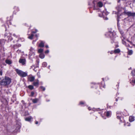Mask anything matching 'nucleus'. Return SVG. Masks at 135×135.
<instances>
[{
	"label": "nucleus",
	"mask_w": 135,
	"mask_h": 135,
	"mask_svg": "<svg viewBox=\"0 0 135 135\" xmlns=\"http://www.w3.org/2000/svg\"><path fill=\"white\" fill-rule=\"evenodd\" d=\"M41 89H42V90L44 91L45 90V88H44V87H43V86H41Z\"/></svg>",
	"instance_id": "obj_21"
},
{
	"label": "nucleus",
	"mask_w": 135,
	"mask_h": 135,
	"mask_svg": "<svg viewBox=\"0 0 135 135\" xmlns=\"http://www.w3.org/2000/svg\"><path fill=\"white\" fill-rule=\"evenodd\" d=\"M133 51L132 50H130L128 51V54L129 55H131L132 54Z\"/></svg>",
	"instance_id": "obj_19"
},
{
	"label": "nucleus",
	"mask_w": 135,
	"mask_h": 135,
	"mask_svg": "<svg viewBox=\"0 0 135 135\" xmlns=\"http://www.w3.org/2000/svg\"><path fill=\"white\" fill-rule=\"evenodd\" d=\"M34 94V93L33 92H31V94L32 96H33Z\"/></svg>",
	"instance_id": "obj_24"
},
{
	"label": "nucleus",
	"mask_w": 135,
	"mask_h": 135,
	"mask_svg": "<svg viewBox=\"0 0 135 135\" xmlns=\"http://www.w3.org/2000/svg\"><path fill=\"white\" fill-rule=\"evenodd\" d=\"M43 50L42 49H40L39 50H38V52L39 53H41L43 51Z\"/></svg>",
	"instance_id": "obj_18"
},
{
	"label": "nucleus",
	"mask_w": 135,
	"mask_h": 135,
	"mask_svg": "<svg viewBox=\"0 0 135 135\" xmlns=\"http://www.w3.org/2000/svg\"><path fill=\"white\" fill-rule=\"evenodd\" d=\"M2 71H0V75H2Z\"/></svg>",
	"instance_id": "obj_26"
},
{
	"label": "nucleus",
	"mask_w": 135,
	"mask_h": 135,
	"mask_svg": "<svg viewBox=\"0 0 135 135\" xmlns=\"http://www.w3.org/2000/svg\"><path fill=\"white\" fill-rule=\"evenodd\" d=\"M113 51H111V52H110V54H112V53H113Z\"/></svg>",
	"instance_id": "obj_31"
},
{
	"label": "nucleus",
	"mask_w": 135,
	"mask_h": 135,
	"mask_svg": "<svg viewBox=\"0 0 135 135\" xmlns=\"http://www.w3.org/2000/svg\"><path fill=\"white\" fill-rule=\"evenodd\" d=\"M38 100V99H33L32 100V101L34 103H37Z\"/></svg>",
	"instance_id": "obj_13"
},
{
	"label": "nucleus",
	"mask_w": 135,
	"mask_h": 135,
	"mask_svg": "<svg viewBox=\"0 0 135 135\" xmlns=\"http://www.w3.org/2000/svg\"><path fill=\"white\" fill-rule=\"evenodd\" d=\"M6 63L9 64L12 63L11 61L8 60H6Z\"/></svg>",
	"instance_id": "obj_11"
},
{
	"label": "nucleus",
	"mask_w": 135,
	"mask_h": 135,
	"mask_svg": "<svg viewBox=\"0 0 135 135\" xmlns=\"http://www.w3.org/2000/svg\"><path fill=\"white\" fill-rule=\"evenodd\" d=\"M39 56L40 58L42 59L44 58L45 55L43 54H41Z\"/></svg>",
	"instance_id": "obj_10"
},
{
	"label": "nucleus",
	"mask_w": 135,
	"mask_h": 135,
	"mask_svg": "<svg viewBox=\"0 0 135 135\" xmlns=\"http://www.w3.org/2000/svg\"><path fill=\"white\" fill-rule=\"evenodd\" d=\"M134 117L132 116H130L129 117V120L130 122H132L134 120Z\"/></svg>",
	"instance_id": "obj_5"
},
{
	"label": "nucleus",
	"mask_w": 135,
	"mask_h": 135,
	"mask_svg": "<svg viewBox=\"0 0 135 135\" xmlns=\"http://www.w3.org/2000/svg\"><path fill=\"white\" fill-rule=\"evenodd\" d=\"M132 82L135 84V79L134 80H132Z\"/></svg>",
	"instance_id": "obj_27"
},
{
	"label": "nucleus",
	"mask_w": 135,
	"mask_h": 135,
	"mask_svg": "<svg viewBox=\"0 0 135 135\" xmlns=\"http://www.w3.org/2000/svg\"><path fill=\"white\" fill-rule=\"evenodd\" d=\"M38 122L36 121V122L35 123L36 124H38Z\"/></svg>",
	"instance_id": "obj_30"
},
{
	"label": "nucleus",
	"mask_w": 135,
	"mask_h": 135,
	"mask_svg": "<svg viewBox=\"0 0 135 135\" xmlns=\"http://www.w3.org/2000/svg\"><path fill=\"white\" fill-rule=\"evenodd\" d=\"M39 81L38 80H36V81L33 83L34 85L36 86H38L39 84Z\"/></svg>",
	"instance_id": "obj_7"
},
{
	"label": "nucleus",
	"mask_w": 135,
	"mask_h": 135,
	"mask_svg": "<svg viewBox=\"0 0 135 135\" xmlns=\"http://www.w3.org/2000/svg\"><path fill=\"white\" fill-rule=\"evenodd\" d=\"M131 74L132 75H135V70H133L132 71Z\"/></svg>",
	"instance_id": "obj_16"
},
{
	"label": "nucleus",
	"mask_w": 135,
	"mask_h": 135,
	"mask_svg": "<svg viewBox=\"0 0 135 135\" xmlns=\"http://www.w3.org/2000/svg\"><path fill=\"white\" fill-rule=\"evenodd\" d=\"M25 59H20L19 61V62L20 63H22L23 65L25 64Z\"/></svg>",
	"instance_id": "obj_4"
},
{
	"label": "nucleus",
	"mask_w": 135,
	"mask_h": 135,
	"mask_svg": "<svg viewBox=\"0 0 135 135\" xmlns=\"http://www.w3.org/2000/svg\"><path fill=\"white\" fill-rule=\"evenodd\" d=\"M11 81V79L5 76L1 82L0 84L1 85L6 86L9 84Z\"/></svg>",
	"instance_id": "obj_1"
},
{
	"label": "nucleus",
	"mask_w": 135,
	"mask_h": 135,
	"mask_svg": "<svg viewBox=\"0 0 135 135\" xmlns=\"http://www.w3.org/2000/svg\"><path fill=\"white\" fill-rule=\"evenodd\" d=\"M49 52V50H47L45 52V54H47V53H48Z\"/></svg>",
	"instance_id": "obj_23"
},
{
	"label": "nucleus",
	"mask_w": 135,
	"mask_h": 135,
	"mask_svg": "<svg viewBox=\"0 0 135 135\" xmlns=\"http://www.w3.org/2000/svg\"><path fill=\"white\" fill-rule=\"evenodd\" d=\"M33 35L32 34L31 35L28 37V38L30 39H32L33 38Z\"/></svg>",
	"instance_id": "obj_20"
},
{
	"label": "nucleus",
	"mask_w": 135,
	"mask_h": 135,
	"mask_svg": "<svg viewBox=\"0 0 135 135\" xmlns=\"http://www.w3.org/2000/svg\"><path fill=\"white\" fill-rule=\"evenodd\" d=\"M42 65H44L45 66H46L47 65V64L46 62H44L43 63Z\"/></svg>",
	"instance_id": "obj_22"
},
{
	"label": "nucleus",
	"mask_w": 135,
	"mask_h": 135,
	"mask_svg": "<svg viewBox=\"0 0 135 135\" xmlns=\"http://www.w3.org/2000/svg\"><path fill=\"white\" fill-rule=\"evenodd\" d=\"M120 50L119 49H117L115 50L114 51V52L115 53H118L120 52Z\"/></svg>",
	"instance_id": "obj_14"
},
{
	"label": "nucleus",
	"mask_w": 135,
	"mask_h": 135,
	"mask_svg": "<svg viewBox=\"0 0 135 135\" xmlns=\"http://www.w3.org/2000/svg\"><path fill=\"white\" fill-rule=\"evenodd\" d=\"M105 19L106 20H107L108 19V18H106Z\"/></svg>",
	"instance_id": "obj_32"
},
{
	"label": "nucleus",
	"mask_w": 135,
	"mask_h": 135,
	"mask_svg": "<svg viewBox=\"0 0 135 135\" xmlns=\"http://www.w3.org/2000/svg\"><path fill=\"white\" fill-rule=\"evenodd\" d=\"M45 47L47 48L49 47H48V45H46L45 46Z\"/></svg>",
	"instance_id": "obj_29"
},
{
	"label": "nucleus",
	"mask_w": 135,
	"mask_h": 135,
	"mask_svg": "<svg viewBox=\"0 0 135 135\" xmlns=\"http://www.w3.org/2000/svg\"><path fill=\"white\" fill-rule=\"evenodd\" d=\"M110 114V112L108 111L106 113V116L107 117L109 116Z\"/></svg>",
	"instance_id": "obj_15"
},
{
	"label": "nucleus",
	"mask_w": 135,
	"mask_h": 135,
	"mask_svg": "<svg viewBox=\"0 0 135 135\" xmlns=\"http://www.w3.org/2000/svg\"><path fill=\"white\" fill-rule=\"evenodd\" d=\"M29 80L30 81L32 82L35 79V78L34 76H31L29 78Z\"/></svg>",
	"instance_id": "obj_9"
},
{
	"label": "nucleus",
	"mask_w": 135,
	"mask_h": 135,
	"mask_svg": "<svg viewBox=\"0 0 135 135\" xmlns=\"http://www.w3.org/2000/svg\"><path fill=\"white\" fill-rule=\"evenodd\" d=\"M97 5L99 7H101L103 6V4L100 1L98 3Z\"/></svg>",
	"instance_id": "obj_6"
},
{
	"label": "nucleus",
	"mask_w": 135,
	"mask_h": 135,
	"mask_svg": "<svg viewBox=\"0 0 135 135\" xmlns=\"http://www.w3.org/2000/svg\"><path fill=\"white\" fill-rule=\"evenodd\" d=\"M128 126H129V125H128Z\"/></svg>",
	"instance_id": "obj_35"
},
{
	"label": "nucleus",
	"mask_w": 135,
	"mask_h": 135,
	"mask_svg": "<svg viewBox=\"0 0 135 135\" xmlns=\"http://www.w3.org/2000/svg\"><path fill=\"white\" fill-rule=\"evenodd\" d=\"M80 104H83L84 103L83 102H80Z\"/></svg>",
	"instance_id": "obj_28"
},
{
	"label": "nucleus",
	"mask_w": 135,
	"mask_h": 135,
	"mask_svg": "<svg viewBox=\"0 0 135 135\" xmlns=\"http://www.w3.org/2000/svg\"><path fill=\"white\" fill-rule=\"evenodd\" d=\"M32 119V117H31L26 118H25V120L26 121H30L31 119Z\"/></svg>",
	"instance_id": "obj_12"
},
{
	"label": "nucleus",
	"mask_w": 135,
	"mask_h": 135,
	"mask_svg": "<svg viewBox=\"0 0 135 135\" xmlns=\"http://www.w3.org/2000/svg\"><path fill=\"white\" fill-rule=\"evenodd\" d=\"M16 71L17 73L21 76L23 77L27 76V72H24L18 69H16Z\"/></svg>",
	"instance_id": "obj_2"
},
{
	"label": "nucleus",
	"mask_w": 135,
	"mask_h": 135,
	"mask_svg": "<svg viewBox=\"0 0 135 135\" xmlns=\"http://www.w3.org/2000/svg\"><path fill=\"white\" fill-rule=\"evenodd\" d=\"M118 117V118H119V117Z\"/></svg>",
	"instance_id": "obj_33"
},
{
	"label": "nucleus",
	"mask_w": 135,
	"mask_h": 135,
	"mask_svg": "<svg viewBox=\"0 0 135 135\" xmlns=\"http://www.w3.org/2000/svg\"><path fill=\"white\" fill-rule=\"evenodd\" d=\"M124 13L126 14L128 16H135V13H132L130 12H127L125 11Z\"/></svg>",
	"instance_id": "obj_3"
},
{
	"label": "nucleus",
	"mask_w": 135,
	"mask_h": 135,
	"mask_svg": "<svg viewBox=\"0 0 135 135\" xmlns=\"http://www.w3.org/2000/svg\"><path fill=\"white\" fill-rule=\"evenodd\" d=\"M39 46L40 47H43L44 46V43L42 41H41L39 44Z\"/></svg>",
	"instance_id": "obj_8"
},
{
	"label": "nucleus",
	"mask_w": 135,
	"mask_h": 135,
	"mask_svg": "<svg viewBox=\"0 0 135 135\" xmlns=\"http://www.w3.org/2000/svg\"><path fill=\"white\" fill-rule=\"evenodd\" d=\"M37 32V30H36L35 32H32V33H35Z\"/></svg>",
	"instance_id": "obj_25"
},
{
	"label": "nucleus",
	"mask_w": 135,
	"mask_h": 135,
	"mask_svg": "<svg viewBox=\"0 0 135 135\" xmlns=\"http://www.w3.org/2000/svg\"><path fill=\"white\" fill-rule=\"evenodd\" d=\"M88 109H89L90 108H88Z\"/></svg>",
	"instance_id": "obj_34"
},
{
	"label": "nucleus",
	"mask_w": 135,
	"mask_h": 135,
	"mask_svg": "<svg viewBox=\"0 0 135 135\" xmlns=\"http://www.w3.org/2000/svg\"><path fill=\"white\" fill-rule=\"evenodd\" d=\"M28 88L31 90L33 89V87L32 85H30L28 86Z\"/></svg>",
	"instance_id": "obj_17"
}]
</instances>
